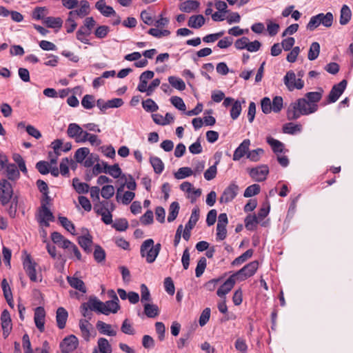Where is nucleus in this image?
Segmentation results:
<instances>
[{"mask_svg":"<svg viewBox=\"0 0 353 353\" xmlns=\"http://www.w3.org/2000/svg\"><path fill=\"white\" fill-rule=\"evenodd\" d=\"M23 268L32 281H37L36 266L37 263L32 260L31 256L27 254L23 261Z\"/></svg>","mask_w":353,"mask_h":353,"instance_id":"obj_11","label":"nucleus"},{"mask_svg":"<svg viewBox=\"0 0 353 353\" xmlns=\"http://www.w3.org/2000/svg\"><path fill=\"white\" fill-rule=\"evenodd\" d=\"M78 345V339L74 335L65 337L60 344L61 352L70 353L74 351Z\"/></svg>","mask_w":353,"mask_h":353,"instance_id":"obj_12","label":"nucleus"},{"mask_svg":"<svg viewBox=\"0 0 353 353\" xmlns=\"http://www.w3.org/2000/svg\"><path fill=\"white\" fill-rule=\"evenodd\" d=\"M249 173L254 180L261 182L265 180L266 176L269 173V168L266 165H261L260 166L251 168L249 170Z\"/></svg>","mask_w":353,"mask_h":353,"instance_id":"obj_9","label":"nucleus"},{"mask_svg":"<svg viewBox=\"0 0 353 353\" xmlns=\"http://www.w3.org/2000/svg\"><path fill=\"white\" fill-rule=\"evenodd\" d=\"M239 187L234 183H232L225 189L222 195L219 198V202L227 203L232 201L237 195Z\"/></svg>","mask_w":353,"mask_h":353,"instance_id":"obj_10","label":"nucleus"},{"mask_svg":"<svg viewBox=\"0 0 353 353\" xmlns=\"http://www.w3.org/2000/svg\"><path fill=\"white\" fill-rule=\"evenodd\" d=\"M59 221L61 225L72 234H74L75 227L74 225L65 216H59Z\"/></svg>","mask_w":353,"mask_h":353,"instance_id":"obj_44","label":"nucleus"},{"mask_svg":"<svg viewBox=\"0 0 353 353\" xmlns=\"http://www.w3.org/2000/svg\"><path fill=\"white\" fill-rule=\"evenodd\" d=\"M236 279L232 274L218 289L216 294L221 297L225 299V295L228 294L234 288Z\"/></svg>","mask_w":353,"mask_h":353,"instance_id":"obj_13","label":"nucleus"},{"mask_svg":"<svg viewBox=\"0 0 353 353\" xmlns=\"http://www.w3.org/2000/svg\"><path fill=\"white\" fill-rule=\"evenodd\" d=\"M110 31V28L107 26H99L95 32L94 34L97 38L103 39L105 38Z\"/></svg>","mask_w":353,"mask_h":353,"instance_id":"obj_64","label":"nucleus"},{"mask_svg":"<svg viewBox=\"0 0 353 353\" xmlns=\"http://www.w3.org/2000/svg\"><path fill=\"white\" fill-rule=\"evenodd\" d=\"M78 243L86 253L89 254L92 252L91 246L93 243V241L92 236L90 234H88L85 236H79Z\"/></svg>","mask_w":353,"mask_h":353,"instance_id":"obj_21","label":"nucleus"},{"mask_svg":"<svg viewBox=\"0 0 353 353\" xmlns=\"http://www.w3.org/2000/svg\"><path fill=\"white\" fill-rule=\"evenodd\" d=\"M164 287L165 291L170 294L173 295L175 292L174 282L171 277H166L164 280Z\"/></svg>","mask_w":353,"mask_h":353,"instance_id":"obj_62","label":"nucleus"},{"mask_svg":"<svg viewBox=\"0 0 353 353\" xmlns=\"http://www.w3.org/2000/svg\"><path fill=\"white\" fill-rule=\"evenodd\" d=\"M103 314L108 315L110 313L115 314L120 310V305L119 304V301L116 300H110L107 301L103 303V305L101 306Z\"/></svg>","mask_w":353,"mask_h":353,"instance_id":"obj_19","label":"nucleus"},{"mask_svg":"<svg viewBox=\"0 0 353 353\" xmlns=\"http://www.w3.org/2000/svg\"><path fill=\"white\" fill-rule=\"evenodd\" d=\"M46 312L43 307H37L34 311V320L36 327L41 332L44 331Z\"/></svg>","mask_w":353,"mask_h":353,"instance_id":"obj_15","label":"nucleus"},{"mask_svg":"<svg viewBox=\"0 0 353 353\" xmlns=\"http://www.w3.org/2000/svg\"><path fill=\"white\" fill-rule=\"evenodd\" d=\"M94 258L98 263L102 262L105 260V252L99 245H96L94 247Z\"/></svg>","mask_w":353,"mask_h":353,"instance_id":"obj_51","label":"nucleus"},{"mask_svg":"<svg viewBox=\"0 0 353 353\" xmlns=\"http://www.w3.org/2000/svg\"><path fill=\"white\" fill-rule=\"evenodd\" d=\"M218 161L215 163L214 165L210 166L205 172L204 177L206 180L210 181L216 177L217 170L216 165L218 164Z\"/></svg>","mask_w":353,"mask_h":353,"instance_id":"obj_57","label":"nucleus"},{"mask_svg":"<svg viewBox=\"0 0 353 353\" xmlns=\"http://www.w3.org/2000/svg\"><path fill=\"white\" fill-rule=\"evenodd\" d=\"M205 19L201 14L193 15L189 18L188 26L192 28H200L205 23Z\"/></svg>","mask_w":353,"mask_h":353,"instance_id":"obj_27","label":"nucleus"},{"mask_svg":"<svg viewBox=\"0 0 353 353\" xmlns=\"http://www.w3.org/2000/svg\"><path fill=\"white\" fill-rule=\"evenodd\" d=\"M254 251L252 249H249L242 254L239 257L236 258L232 262V265H239L243 262L246 261L248 259L251 258L253 255Z\"/></svg>","mask_w":353,"mask_h":353,"instance_id":"obj_40","label":"nucleus"},{"mask_svg":"<svg viewBox=\"0 0 353 353\" xmlns=\"http://www.w3.org/2000/svg\"><path fill=\"white\" fill-rule=\"evenodd\" d=\"M351 10L347 6H343L341 10L340 23L341 25L347 24L351 19Z\"/></svg>","mask_w":353,"mask_h":353,"instance_id":"obj_36","label":"nucleus"},{"mask_svg":"<svg viewBox=\"0 0 353 353\" xmlns=\"http://www.w3.org/2000/svg\"><path fill=\"white\" fill-rule=\"evenodd\" d=\"M161 248L160 243L154 245L152 239H147L143 242L140 248V254L145 257L148 263H153L159 255Z\"/></svg>","mask_w":353,"mask_h":353,"instance_id":"obj_2","label":"nucleus"},{"mask_svg":"<svg viewBox=\"0 0 353 353\" xmlns=\"http://www.w3.org/2000/svg\"><path fill=\"white\" fill-rule=\"evenodd\" d=\"M305 97L307 99V101L310 103V104L317 105V103L322 98V92H310L306 93Z\"/></svg>","mask_w":353,"mask_h":353,"instance_id":"obj_45","label":"nucleus"},{"mask_svg":"<svg viewBox=\"0 0 353 353\" xmlns=\"http://www.w3.org/2000/svg\"><path fill=\"white\" fill-rule=\"evenodd\" d=\"M72 185L79 194L87 193L90 188L88 184L80 182L79 179L77 178L73 179Z\"/></svg>","mask_w":353,"mask_h":353,"instance_id":"obj_33","label":"nucleus"},{"mask_svg":"<svg viewBox=\"0 0 353 353\" xmlns=\"http://www.w3.org/2000/svg\"><path fill=\"white\" fill-rule=\"evenodd\" d=\"M1 327L3 330V336L6 339L12 330L11 318L9 312L4 310L1 315Z\"/></svg>","mask_w":353,"mask_h":353,"instance_id":"obj_14","label":"nucleus"},{"mask_svg":"<svg viewBox=\"0 0 353 353\" xmlns=\"http://www.w3.org/2000/svg\"><path fill=\"white\" fill-rule=\"evenodd\" d=\"M144 313L149 318H154L159 315V310L156 305L145 303Z\"/></svg>","mask_w":353,"mask_h":353,"instance_id":"obj_31","label":"nucleus"},{"mask_svg":"<svg viewBox=\"0 0 353 353\" xmlns=\"http://www.w3.org/2000/svg\"><path fill=\"white\" fill-rule=\"evenodd\" d=\"M13 195L12 186L6 179L0 180V201L4 205L9 203Z\"/></svg>","mask_w":353,"mask_h":353,"instance_id":"obj_5","label":"nucleus"},{"mask_svg":"<svg viewBox=\"0 0 353 353\" xmlns=\"http://www.w3.org/2000/svg\"><path fill=\"white\" fill-rule=\"evenodd\" d=\"M347 81L345 79L342 80L340 83L338 84H335L331 91L330 92L327 99V103H334L336 102L339 97L343 94L344 92L346 85H347Z\"/></svg>","mask_w":353,"mask_h":353,"instance_id":"obj_8","label":"nucleus"},{"mask_svg":"<svg viewBox=\"0 0 353 353\" xmlns=\"http://www.w3.org/2000/svg\"><path fill=\"white\" fill-rule=\"evenodd\" d=\"M260 190H261V188H260L259 185H258V184L251 185L245 189L243 196L247 198L253 196L254 195L258 194L260 192Z\"/></svg>","mask_w":353,"mask_h":353,"instance_id":"obj_48","label":"nucleus"},{"mask_svg":"<svg viewBox=\"0 0 353 353\" xmlns=\"http://www.w3.org/2000/svg\"><path fill=\"white\" fill-rule=\"evenodd\" d=\"M97 328L101 334L114 336L117 334L116 331L111 330V325L99 321L96 325Z\"/></svg>","mask_w":353,"mask_h":353,"instance_id":"obj_29","label":"nucleus"},{"mask_svg":"<svg viewBox=\"0 0 353 353\" xmlns=\"http://www.w3.org/2000/svg\"><path fill=\"white\" fill-rule=\"evenodd\" d=\"M94 97L93 95L85 94L82 100L81 105L85 109H91L94 106Z\"/></svg>","mask_w":353,"mask_h":353,"instance_id":"obj_54","label":"nucleus"},{"mask_svg":"<svg viewBox=\"0 0 353 353\" xmlns=\"http://www.w3.org/2000/svg\"><path fill=\"white\" fill-rule=\"evenodd\" d=\"M112 347L105 338H99L97 342V348H94L93 353H111Z\"/></svg>","mask_w":353,"mask_h":353,"instance_id":"obj_22","label":"nucleus"},{"mask_svg":"<svg viewBox=\"0 0 353 353\" xmlns=\"http://www.w3.org/2000/svg\"><path fill=\"white\" fill-rule=\"evenodd\" d=\"M179 211V204L176 201L172 202L169 208V214L168 216V221L172 222L176 219Z\"/></svg>","mask_w":353,"mask_h":353,"instance_id":"obj_38","label":"nucleus"},{"mask_svg":"<svg viewBox=\"0 0 353 353\" xmlns=\"http://www.w3.org/2000/svg\"><path fill=\"white\" fill-rule=\"evenodd\" d=\"M250 145V139H245L239 145V146L235 150L233 154V160L239 161L245 154H247L249 152V146Z\"/></svg>","mask_w":353,"mask_h":353,"instance_id":"obj_17","label":"nucleus"},{"mask_svg":"<svg viewBox=\"0 0 353 353\" xmlns=\"http://www.w3.org/2000/svg\"><path fill=\"white\" fill-rule=\"evenodd\" d=\"M259 268V262L253 261L248 264L245 265L241 270L234 273L236 280L244 281L246 279L253 276Z\"/></svg>","mask_w":353,"mask_h":353,"instance_id":"obj_4","label":"nucleus"},{"mask_svg":"<svg viewBox=\"0 0 353 353\" xmlns=\"http://www.w3.org/2000/svg\"><path fill=\"white\" fill-rule=\"evenodd\" d=\"M83 129L77 123H70L67 130V134L70 138L75 139V141L81 135Z\"/></svg>","mask_w":353,"mask_h":353,"instance_id":"obj_30","label":"nucleus"},{"mask_svg":"<svg viewBox=\"0 0 353 353\" xmlns=\"http://www.w3.org/2000/svg\"><path fill=\"white\" fill-rule=\"evenodd\" d=\"M67 280L70 286L72 287L73 288L78 290L83 293L86 292V288L85 283L81 279L76 277L68 276Z\"/></svg>","mask_w":353,"mask_h":353,"instance_id":"obj_28","label":"nucleus"},{"mask_svg":"<svg viewBox=\"0 0 353 353\" xmlns=\"http://www.w3.org/2000/svg\"><path fill=\"white\" fill-rule=\"evenodd\" d=\"M264 150L261 148H257L256 150H252L247 154V158L250 161L256 162L260 159V155L263 154Z\"/></svg>","mask_w":353,"mask_h":353,"instance_id":"obj_56","label":"nucleus"},{"mask_svg":"<svg viewBox=\"0 0 353 353\" xmlns=\"http://www.w3.org/2000/svg\"><path fill=\"white\" fill-rule=\"evenodd\" d=\"M284 83L290 91L295 88L301 90L304 86V82L301 79H296L295 73L292 70L288 71L284 77Z\"/></svg>","mask_w":353,"mask_h":353,"instance_id":"obj_6","label":"nucleus"},{"mask_svg":"<svg viewBox=\"0 0 353 353\" xmlns=\"http://www.w3.org/2000/svg\"><path fill=\"white\" fill-rule=\"evenodd\" d=\"M103 305V302L99 300L95 296H90L88 301L82 303L81 305V312L84 317H88V319H91L92 313L89 312L88 310L103 314L104 312L101 307Z\"/></svg>","mask_w":353,"mask_h":353,"instance_id":"obj_3","label":"nucleus"},{"mask_svg":"<svg viewBox=\"0 0 353 353\" xmlns=\"http://www.w3.org/2000/svg\"><path fill=\"white\" fill-rule=\"evenodd\" d=\"M142 105L145 110L150 112H154L159 108L158 105L151 99H148L145 101H143Z\"/></svg>","mask_w":353,"mask_h":353,"instance_id":"obj_50","label":"nucleus"},{"mask_svg":"<svg viewBox=\"0 0 353 353\" xmlns=\"http://www.w3.org/2000/svg\"><path fill=\"white\" fill-rule=\"evenodd\" d=\"M207 265V260L205 257H201L197 263V265L195 270V274L196 277H200L205 271Z\"/></svg>","mask_w":353,"mask_h":353,"instance_id":"obj_52","label":"nucleus"},{"mask_svg":"<svg viewBox=\"0 0 353 353\" xmlns=\"http://www.w3.org/2000/svg\"><path fill=\"white\" fill-rule=\"evenodd\" d=\"M199 219V209L198 208H196L193 209V210L192 212L191 216L190 218V220L188 222V223L185 225V227L192 229L195 226Z\"/></svg>","mask_w":353,"mask_h":353,"instance_id":"obj_46","label":"nucleus"},{"mask_svg":"<svg viewBox=\"0 0 353 353\" xmlns=\"http://www.w3.org/2000/svg\"><path fill=\"white\" fill-rule=\"evenodd\" d=\"M95 7L105 17L116 14L114 10L111 6H107L104 0L98 1L95 4Z\"/></svg>","mask_w":353,"mask_h":353,"instance_id":"obj_24","label":"nucleus"},{"mask_svg":"<svg viewBox=\"0 0 353 353\" xmlns=\"http://www.w3.org/2000/svg\"><path fill=\"white\" fill-rule=\"evenodd\" d=\"M2 174L12 181H16L20 176L19 171L14 163H7L6 168L2 171Z\"/></svg>","mask_w":353,"mask_h":353,"instance_id":"obj_16","label":"nucleus"},{"mask_svg":"<svg viewBox=\"0 0 353 353\" xmlns=\"http://www.w3.org/2000/svg\"><path fill=\"white\" fill-rule=\"evenodd\" d=\"M319 20L321 21V23H322L325 27H330L333 23V15L331 12H327L325 14L323 13H320Z\"/></svg>","mask_w":353,"mask_h":353,"instance_id":"obj_49","label":"nucleus"},{"mask_svg":"<svg viewBox=\"0 0 353 353\" xmlns=\"http://www.w3.org/2000/svg\"><path fill=\"white\" fill-rule=\"evenodd\" d=\"M36 168L41 174H46L50 172L49 163L45 161H40L37 163Z\"/></svg>","mask_w":353,"mask_h":353,"instance_id":"obj_63","label":"nucleus"},{"mask_svg":"<svg viewBox=\"0 0 353 353\" xmlns=\"http://www.w3.org/2000/svg\"><path fill=\"white\" fill-rule=\"evenodd\" d=\"M261 105L264 114H269L272 110V103L268 97H264L261 101Z\"/></svg>","mask_w":353,"mask_h":353,"instance_id":"obj_60","label":"nucleus"},{"mask_svg":"<svg viewBox=\"0 0 353 353\" xmlns=\"http://www.w3.org/2000/svg\"><path fill=\"white\" fill-rule=\"evenodd\" d=\"M51 239L54 243L64 249H69L70 245H72L70 241L65 239V237L58 232H54L51 234Z\"/></svg>","mask_w":353,"mask_h":353,"instance_id":"obj_18","label":"nucleus"},{"mask_svg":"<svg viewBox=\"0 0 353 353\" xmlns=\"http://www.w3.org/2000/svg\"><path fill=\"white\" fill-rule=\"evenodd\" d=\"M80 8L75 10H72L69 12V16L77 14L80 17H83L88 15L90 12V3L88 1L83 0L80 2Z\"/></svg>","mask_w":353,"mask_h":353,"instance_id":"obj_25","label":"nucleus"},{"mask_svg":"<svg viewBox=\"0 0 353 353\" xmlns=\"http://www.w3.org/2000/svg\"><path fill=\"white\" fill-rule=\"evenodd\" d=\"M150 161L155 173L160 174L163 172L164 164L159 157H150Z\"/></svg>","mask_w":353,"mask_h":353,"instance_id":"obj_43","label":"nucleus"},{"mask_svg":"<svg viewBox=\"0 0 353 353\" xmlns=\"http://www.w3.org/2000/svg\"><path fill=\"white\" fill-rule=\"evenodd\" d=\"M199 5L200 3L198 1L187 0L180 4L179 9L181 11L184 12H190L196 10L199 8Z\"/></svg>","mask_w":353,"mask_h":353,"instance_id":"obj_26","label":"nucleus"},{"mask_svg":"<svg viewBox=\"0 0 353 353\" xmlns=\"http://www.w3.org/2000/svg\"><path fill=\"white\" fill-rule=\"evenodd\" d=\"M259 222V221L258 220L256 215L249 214L245 219V226L247 230L252 231L256 229V225Z\"/></svg>","mask_w":353,"mask_h":353,"instance_id":"obj_32","label":"nucleus"},{"mask_svg":"<svg viewBox=\"0 0 353 353\" xmlns=\"http://www.w3.org/2000/svg\"><path fill=\"white\" fill-rule=\"evenodd\" d=\"M101 193V196L103 198H105L106 199H110V197H112L114 195V188L112 185H104L102 188Z\"/></svg>","mask_w":353,"mask_h":353,"instance_id":"obj_58","label":"nucleus"},{"mask_svg":"<svg viewBox=\"0 0 353 353\" xmlns=\"http://www.w3.org/2000/svg\"><path fill=\"white\" fill-rule=\"evenodd\" d=\"M241 112V105L239 101L234 102L230 110V116L232 119H236L240 115Z\"/></svg>","mask_w":353,"mask_h":353,"instance_id":"obj_55","label":"nucleus"},{"mask_svg":"<svg viewBox=\"0 0 353 353\" xmlns=\"http://www.w3.org/2000/svg\"><path fill=\"white\" fill-rule=\"evenodd\" d=\"M37 221L41 225L46 227H49V221H54V216L43 202L39 209Z\"/></svg>","mask_w":353,"mask_h":353,"instance_id":"obj_7","label":"nucleus"},{"mask_svg":"<svg viewBox=\"0 0 353 353\" xmlns=\"http://www.w3.org/2000/svg\"><path fill=\"white\" fill-rule=\"evenodd\" d=\"M79 327L83 338L86 341H88L90 338V330H93L92 324L88 322V320L81 319L79 321Z\"/></svg>","mask_w":353,"mask_h":353,"instance_id":"obj_23","label":"nucleus"},{"mask_svg":"<svg viewBox=\"0 0 353 353\" xmlns=\"http://www.w3.org/2000/svg\"><path fill=\"white\" fill-rule=\"evenodd\" d=\"M44 23L48 28H60L62 26L63 21L60 17H48L44 19Z\"/></svg>","mask_w":353,"mask_h":353,"instance_id":"obj_34","label":"nucleus"},{"mask_svg":"<svg viewBox=\"0 0 353 353\" xmlns=\"http://www.w3.org/2000/svg\"><path fill=\"white\" fill-rule=\"evenodd\" d=\"M192 174L193 171L191 168L188 167H183L179 168L178 171L174 173V177L177 179H182L192 175Z\"/></svg>","mask_w":353,"mask_h":353,"instance_id":"obj_47","label":"nucleus"},{"mask_svg":"<svg viewBox=\"0 0 353 353\" xmlns=\"http://www.w3.org/2000/svg\"><path fill=\"white\" fill-rule=\"evenodd\" d=\"M320 53V45L318 42H313L310 48L307 58L310 61L315 60Z\"/></svg>","mask_w":353,"mask_h":353,"instance_id":"obj_39","label":"nucleus"},{"mask_svg":"<svg viewBox=\"0 0 353 353\" xmlns=\"http://www.w3.org/2000/svg\"><path fill=\"white\" fill-rule=\"evenodd\" d=\"M89 154L90 150L88 148H81L75 152L74 157L77 163H82Z\"/></svg>","mask_w":353,"mask_h":353,"instance_id":"obj_35","label":"nucleus"},{"mask_svg":"<svg viewBox=\"0 0 353 353\" xmlns=\"http://www.w3.org/2000/svg\"><path fill=\"white\" fill-rule=\"evenodd\" d=\"M68 316V313L65 308L59 307L57 310L56 321L59 329H63L65 327Z\"/></svg>","mask_w":353,"mask_h":353,"instance_id":"obj_20","label":"nucleus"},{"mask_svg":"<svg viewBox=\"0 0 353 353\" xmlns=\"http://www.w3.org/2000/svg\"><path fill=\"white\" fill-rule=\"evenodd\" d=\"M267 142L271 145L274 152L277 153L283 152L284 145L281 141L269 137L267 138Z\"/></svg>","mask_w":353,"mask_h":353,"instance_id":"obj_42","label":"nucleus"},{"mask_svg":"<svg viewBox=\"0 0 353 353\" xmlns=\"http://www.w3.org/2000/svg\"><path fill=\"white\" fill-rule=\"evenodd\" d=\"M302 126L300 124H294L293 123H288L283 126V132L286 134H294L298 132H301Z\"/></svg>","mask_w":353,"mask_h":353,"instance_id":"obj_37","label":"nucleus"},{"mask_svg":"<svg viewBox=\"0 0 353 353\" xmlns=\"http://www.w3.org/2000/svg\"><path fill=\"white\" fill-rule=\"evenodd\" d=\"M168 81L173 88L182 91L185 89V82L180 78L171 76L168 77Z\"/></svg>","mask_w":353,"mask_h":353,"instance_id":"obj_41","label":"nucleus"},{"mask_svg":"<svg viewBox=\"0 0 353 353\" xmlns=\"http://www.w3.org/2000/svg\"><path fill=\"white\" fill-rule=\"evenodd\" d=\"M112 227L117 231H125L128 228V222L125 219H116Z\"/></svg>","mask_w":353,"mask_h":353,"instance_id":"obj_53","label":"nucleus"},{"mask_svg":"<svg viewBox=\"0 0 353 353\" xmlns=\"http://www.w3.org/2000/svg\"><path fill=\"white\" fill-rule=\"evenodd\" d=\"M283 98L279 96H276L273 98L272 107V110L274 112H279L283 108Z\"/></svg>","mask_w":353,"mask_h":353,"instance_id":"obj_59","label":"nucleus"},{"mask_svg":"<svg viewBox=\"0 0 353 353\" xmlns=\"http://www.w3.org/2000/svg\"><path fill=\"white\" fill-rule=\"evenodd\" d=\"M170 101L172 104L179 110H185V105L181 97L176 96L172 97L170 99Z\"/></svg>","mask_w":353,"mask_h":353,"instance_id":"obj_61","label":"nucleus"},{"mask_svg":"<svg viewBox=\"0 0 353 353\" xmlns=\"http://www.w3.org/2000/svg\"><path fill=\"white\" fill-rule=\"evenodd\" d=\"M318 105L310 104L305 98H300L292 103L287 111L288 120H296L301 115H308L318 110Z\"/></svg>","mask_w":353,"mask_h":353,"instance_id":"obj_1","label":"nucleus"}]
</instances>
